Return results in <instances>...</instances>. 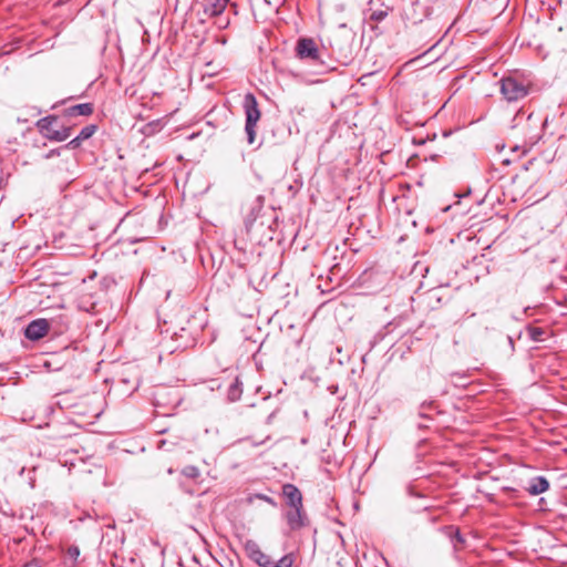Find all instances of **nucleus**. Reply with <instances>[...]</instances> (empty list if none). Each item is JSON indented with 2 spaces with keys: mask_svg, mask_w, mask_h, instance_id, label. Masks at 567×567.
I'll use <instances>...</instances> for the list:
<instances>
[{
  "mask_svg": "<svg viewBox=\"0 0 567 567\" xmlns=\"http://www.w3.org/2000/svg\"><path fill=\"white\" fill-rule=\"evenodd\" d=\"M23 567H41L40 561L38 559H33L23 565Z\"/></svg>",
  "mask_w": 567,
  "mask_h": 567,
  "instance_id": "obj_22",
  "label": "nucleus"
},
{
  "mask_svg": "<svg viewBox=\"0 0 567 567\" xmlns=\"http://www.w3.org/2000/svg\"><path fill=\"white\" fill-rule=\"evenodd\" d=\"M241 389L238 378H236L235 382L228 389V396L231 401H236L240 398Z\"/></svg>",
  "mask_w": 567,
  "mask_h": 567,
  "instance_id": "obj_16",
  "label": "nucleus"
},
{
  "mask_svg": "<svg viewBox=\"0 0 567 567\" xmlns=\"http://www.w3.org/2000/svg\"><path fill=\"white\" fill-rule=\"evenodd\" d=\"M245 550L249 558H251L259 566L267 567L270 565V558L266 555L255 540H247L245 544Z\"/></svg>",
  "mask_w": 567,
  "mask_h": 567,
  "instance_id": "obj_7",
  "label": "nucleus"
},
{
  "mask_svg": "<svg viewBox=\"0 0 567 567\" xmlns=\"http://www.w3.org/2000/svg\"><path fill=\"white\" fill-rule=\"evenodd\" d=\"M182 474L188 478L197 480L200 475V471L194 465H187L182 470Z\"/></svg>",
  "mask_w": 567,
  "mask_h": 567,
  "instance_id": "obj_17",
  "label": "nucleus"
},
{
  "mask_svg": "<svg viewBox=\"0 0 567 567\" xmlns=\"http://www.w3.org/2000/svg\"><path fill=\"white\" fill-rule=\"evenodd\" d=\"M49 329L50 322L47 319H37L27 326L24 336L29 340L38 341L48 334Z\"/></svg>",
  "mask_w": 567,
  "mask_h": 567,
  "instance_id": "obj_6",
  "label": "nucleus"
},
{
  "mask_svg": "<svg viewBox=\"0 0 567 567\" xmlns=\"http://www.w3.org/2000/svg\"><path fill=\"white\" fill-rule=\"evenodd\" d=\"M95 125H87L83 127L80 134L66 144V147L72 150L78 148L81 145V143L90 138L95 133Z\"/></svg>",
  "mask_w": 567,
  "mask_h": 567,
  "instance_id": "obj_13",
  "label": "nucleus"
},
{
  "mask_svg": "<svg viewBox=\"0 0 567 567\" xmlns=\"http://www.w3.org/2000/svg\"><path fill=\"white\" fill-rule=\"evenodd\" d=\"M358 285L363 289L360 293L373 295L380 291L388 281L386 272L380 268L372 267L364 270L358 278Z\"/></svg>",
  "mask_w": 567,
  "mask_h": 567,
  "instance_id": "obj_3",
  "label": "nucleus"
},
{
  "mask_svg": "<svg viewBox=\"0 0 567 567\" xmlns=\"http://www.w3.org/2000/svg\"><path fill=\"white\" fill-rule=\"evenodd\" d=\"M532 83L527 79L509 74L499 80V91L508 103L517 102L529 94Z\"/></svg>",
  "mask_w": 567,
  "mask_h": 567,
  "instance_id": "obj_1",
  "label": "nucleus"
},
{
  "mask_svg": "<svg viewBox=\"0 0 567 567\" xmlns=\"http://www.w3.org/2000/svg\"><path fill=\"white\" fill-rule=\"evenodd\" d=\"M549 488V482L544 476H536L530 480L526 491L529 495L537 496Z\"/></svg>",
  "mask_w": 567,
  "mask_h": 567,
  "instance_id": "obj_12",
  "label": "nucleus"
},
{
  "mask_svg": "<svg viewBox=\"0 0 567 567\" xmlns=\"http://www.w3.org/2000/svg\"><path fill=\"white\" fill-rule=\"evenodd\" d=\"M55 116H47L38 121L37 127L42 136L50 141L63 142L69 138L71 135V127L62 126L61 128H55Z\"/></svg>",
  "mask_w": 567,
  "mask_h": 567,
  "instance_id": "obj_4",
  "label": "nucleus"
},
{
  "mask_svg": "<svg viewBox=\"0 0 567 567\" xmlns=\"http://www.w3.org/2000/svg\"><path fill=\"white\" fill-rule=\"evenodd\" d=\"M286 519L291 529H300L307 523L306 512L302 507H289L286 513Z\"/></svg>",
  "mask_w": 567,
  "mask_h": 567,
  "instance_id": "obj_9",
  "label": "nucleus"
},
{
  "mask_svg": "<svg viewBox=\"0 0 567 567\" xmlns=\"http://www.w3.org/2000/svg\"><path fill=\"white\" fill-rule=\"evenodd\" d=\"M388 12L383 10L373 11L370 19L374 21H382L386 17Z\"/></svg>",
  "mask_w": 567,
  "mask_h": 567,
  "instance_id": "obj_20",
  "label": "nucleus"
},
{
  "mask_svg": "<svg viewBox=\"0 0 567 567\" xmlns=\"http://www.w3.org/2000/svg\"><path fill=\"white\" fill-rule=\"evenodd\" d=\"M275 567H292V558L290 556H284Z\"/></svg>",
  "mask_w": 567,
  "mask_h": 567,
  "instance_id": "obj_19",
  "label": "nucleus"
},
{
  "mask_svg": "<svg viewBox=\"0 0 567 567\" xmlns=\"http://www.w3.org/2000/svg\"><path fill=\"white\" fill-rule=\"evenodd\" d=\"M297 56L300 59H308L317 61L320 58L319 48L313 39L301 38L296 45Z\"/></svg>",
  "mask_w": 567,
  "mask_h": 567,
  "instance_id": "obj_5",
  "label": "nucleus"
},
{
  "mask_svg": "<svg viewBox=\"0 0 567 567\" xmlns=\"http://www.w3.org/2000/svg\"><path fill=\"white\" fill-rule=\"evenodd\" d=\"M243 107L245 111L246 123L245 132L249 144H254L257 134V124L260 120L261 113L258 107V102L252 93H247L244 97Z\"/></svg>",
  "mask_w": 567,
  "mask_h": 567,
  "instance_id": "obj_2",
  "label": "nucleus"
},
{
  "mask_svg": "<svg viewBox=\"0 0 567 567\" xmlns=\"http://www.w3.org/2000/svg\"><path fill=\"white\" fill-rule=\"evenodd\" d=\"M282 495L289 507H302V494L293 484H285L282 486Z\"/></svg>",
  "mask_w": 567,
  "mask_h": 567,
  "instance_id": "obj_10",
  "label": "nucleus"
},
{
  "mask_svg": "<svg viewBox=\"0 0 567 567\" xmlns=\"http://www.w3.org/2000/svg\"><path fill=\"white\" fill-rule=\"evenodd\" d=\"M360 225L358 226L357 225V231L361 228V227H364L365 226V221H364V216H361L360 219Z\"/></svg>",
  "mask_w": 567,
  "mask_h": 567,
  "instance_id": "obj_23",
  "label": "nucleus"
},
{
  "mask_svg": "<svg viewBox=\"0 0 567 567\" xmlns=\"http://www.w3.org/2000/svg\"><path fill=\"white\" fill-rule=\"evenodd\" d=\"M250 227H251V221H250V220H247V223H246V228L249 230V229H250Z\"/></svg>",
  "mask_w": 567,
  "mask_h": 567,
  "instance_id": "obj_24",
  "label": "nucleus"
},
{
  "mask_svg": "<svg viewBox=\"0 0 567 567\" xmlns=\"http://www.w3.org/2000/svg\"><path fill=\"white\" fill-rule=\"evenodd\" d=\"M92 112H93V106L91 103L78 104V105H74V106H71L70 109H68V114L70 116H79V115L87 116V115H91Z\"/></svg>",
  "mask_w": 567,
  "mask_h": 567,
  "instance_id": "obj_14",
  "label": "nucleus"
},
{
  "mask_svg": "<svg viewBox=\"0 0 567 567\" xmlns=\"http://www.w3.org/2000/svg\"><path fill=\"white\" fill-rule=\"evenodd\" d=\"M254 499H261V501L267 502L268 504H270L274 507L277 506V503L271 497L262 495V494H255V495H250L247 497V502L250 504L254 502Z\"/></svg>",
  "mask_w": 567,
  "mask_h": 567,
  "instance_id": "obj_18",
  "label": "nucleus"
},
{
  "mask_svg": "<svg viewBox=\"0 0 567 567\" xmlns=\"http://www.w3.org/2000/svg\"><path fill=\"white\" fill-rule=\"evenodd\" d=\"M527 333L533 341L537 342L543 340V336L546 333V331L540 327L530 326L527 328Z\"/></svg>",
  "mask_w": 567,
  "mask_h": 567,
  "instance_id": "obj_15",
  "label": "nucleus"
},
{
  "mask_svg": "<svg viewBox=\"0 0 567 567\" xmlns=\"http://www.w3.org/2000/svg\"><path fill=\"white\" fill-rule=\"evenodd\" d=\"M228 2H229V0H204L203 1L204 13L207 17L219 16L225 11Z\"/></svg>",
  "mask_w": 567,
  "mask_h": 567,
  "instance_id": "obj_11",
  "label": "nucleus"
},
{
  "mask_svg": "<svg viewBox=\"0 0 567 567\" xmlns=\"http://www.w3.org/2000/svg\"><path fill=\"white\" fill-rule=\"evenodd\" d=\"M442 533L447 537L453 546L454 553H458L465 547V538L461 534L460 528L454 525L442 527Z\"/></svg>",
  "mask_w": 567,
  "mask_h": 567,
  "instance_id": "obj_8",
  "label": "nucleus"
},
{
  "mask_svg": "<svg viewBox=\"0 0 567 567\" xmlns=\"http://www.w3.org/2000/svg\"><path fill=\"white\" fill-rule=\"evenodd\" d=\"M68 556L73 559V560H76L78 557L80 556V549L78 546H70L68 548Z\"/></svg>",
  "mask_w": 567,
  "mask_h": 567,
  "instance_id": "obj_21",
  "label": "nucleus"
}]
</instances>
